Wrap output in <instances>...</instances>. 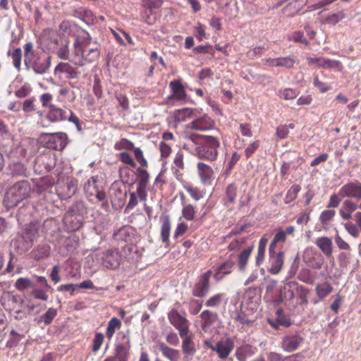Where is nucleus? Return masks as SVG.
<instances>
[{"instance_id": "44", "label": "nucleus", "mask_w": 361, "mask_h": 361, "mask_svg": "<svg viewBox=\"0 0 361 361\" xmlns=\"http://www.w3.org/2000/svg\"><path fill=\"white\" fill-rule=\"evenodd\" d=\"M133 153L135 160L140 164L138 168L146 169L148 167V161L144 155V152L140 147H134Z\"/></svg>"}, {"instance_id": "3", "label": "nucleus", "mask_w": 361, "mask_h": 361, "mask_svg": "<svg viewBox=\"0 0 361 361\" xmlns=\"http://www.w3.org/2000/svg\"><path fill=\"white\" fill-rule=\"evenodd\" d=\"M24 63L27 70H32L38 75L46 73L51 66V56L44 51L34 49L32 42L24 44Z\"/></svg>"}, {"instance_id": "64", "label": "nucleus", "mask_w": 361, "mask_h": 361, "mask_svg": "<svg viewBox=\"0 0 361 361\" xmlns=\"http://www.w3.org/2000/svg\"><path fill=\"white\" fill-rule=\"evenodd\" d=\"M288 40L305 44H307V41L304 37L303 32L301 31H296L289 35L288 37Z\"/></svg>"}, {"instance_id": "22", "label": "nucleus", "mask_w": 361, "mask_h": 361, "mask_svg": "<svg viewBox=\"0 0 361 361\" xmlns=\"http://www.w3.org/2000/svg\"><path fill=\"white\" fill-rule=\"evenodd\" d=\"M169 87L171 90V94L167 97L168 101L176 100L182 102L185 100L187 94L180 80L171 81Z\"/></svg>"}, {"instance_id": "49", "label": "nucleus", "mask_w": 361, "mask_h": 361, "mask_svg": "<svg viewBox=\"0 0 361 361\" xmlns=\"http://www.w3.org/2000/svg\"><path fill=\"white\" fill-rule=\"evenodd\" d=\"M290 128H295V125L293 123H290L288 125H280L276 128V136L280 140L286 138L289 134Z\"/></svg>"}, {"instance_id": "19", "label": "nucleus", "mask_w": 361, "mask_h": 361, "mask_svg": "<svg viewBox=\"0 0 361 361\" xmlns=\"http://www.w3.org/2000/svg\"><path fill=\"white\" fill-rule=\"evenodd\" d=\"M341 207L338 209V214L341 219L343 221L350 220L353 215V213L357 209L361 210V202L357 204L356 202L350 199H343L342 200Z\"/></svg>"}, {"instance_id": "60", "label": "nucleus", "mask_w": 361, "mask_h": 361, "mask_svg": "<svg viewBox=\"0 0 361 361\" xmlns=\"http://www.w3.org/2000/svg\"><path fill=\"white\" fill-rule=\"evenodd\" d=\"M8 302L11 304L12 307L10 309L6 308L7 310L11 311L18 310V308L20 307L23 304V300L18 295H12L9 296Z\"/></svg>"}, {"instance_id": "26", "label": "nucleus", "mask_w": 361, "mask_h": 361, "mask_svg": "<svg viewBox=\"0 0 361 361\" xmlns=\"http://www.w3.org/2000/svg\"><path fill=\"white\" fill-rule=\"evenodd\" d=\"M158 348L163 357L169 361H179L180 353L178 350L170 348L166 343L161 342L158 344Z\"/></svg>"}, {"instance_id": "15", "label": "nucleus", "mask_w": 361, "mask_h": 361, "mask_svg": "<svg viewBox=\"0 0 361 361\" xmlns=\"http://www.w3.org/2000/svg\"><path fill=\"white\" fill-rule=\"evenodd\" d=\"M304 343V338L298 333L285 334L280 343L281 349L286 353L297 350Z\"/></svg>"}, {"instance_id": "52", "label": "nucleus", "mask_w": 361, "mask_h": 361, "mask_svg": "<svg viewBox=\"0 0 361 361\" xmlns=\"http://www.w3.org/2000/svg\"><path fill=\"white\" fill-rule=\"evenodd\" d=\"M32 291L30 295L34 297L35 299L41 300L42 301H47L49 299V295L47 294V288H35V287L32 288Z\"/></svg>"}, {"instance_id": "31", "label": "nucleus", "mask_w": 361, "mask_h": 361, "mask_svg": "<svg viewBox=\"0 0 361 361\" xmlns=\"http://www.w3.org/2000/svg\"><path fill=\"white\" fill-rule=\"evenodd\" d=\"M306 60L307 61L308 65H317L318 67L325 68H331L334 66V63L333 60L329 59L323 58V57H307Z\"/></svg>"}, {"instance_id": "34", "label": "nucleus", "mask_w": 361, "mask_h": 361, "mask_svg": "<svg viewBox=\"0 0 361 361\" xmlns=\"http://www.w3.org/2000/svg\"><path fill=\"white\" fill-rule=\"evenodd\" d=\"M334 290L329 282L318 283L315 287V292L319 300H322L327 297Z\"/></svg>"}, {"instance_id": "36", "label": "nucleus", "mask_w": 361, "mask_h": 361, "mask_svg": "<svg viewBox=\"0 0 361 361\" xmlns=\"http://www.w3.org/2000/svg\"><path fill=\"white\" fill-rule=\"evenodd\" d=\"M334 208H327L321 212L319 221L323 226H329L336 215Z\"/></svg>"}, {"instance_id": "2", "label": "nucleus", "mask_w": 361, "mask_h": 361, "mask_svg": "<svg viewBox=\"0 0 361 361\" xmlns=\"http://www.w3.org/2000/svg\"><path fill=\"white\" fill-rule=\"evenodd\" d=\"M99 46L91 38L77 36L71 52V61L75 66H83L95 61L99 56Z\"/></svg>"}, {"instance_id": "7", "label": "nucleus", "mask_w": 361, "mask_h": 361, "mask_svg": "<svg viewBox=\"0 0 361 361\" xmlns=\"http://www.w3.org/2000/svg\"><path fill=\"white\" fill-rule=\"evenodd\" d=\"M31 185L28 180L17 182L6 192L4 202L8 207H13L30 196Z\"/></svg>"}, {"instance_id": "55", "label": "nucleus", "mask_w": 361, "mask_h": 361, "mask_svg": "<svg viewBox=\"0 0 361 361\" xmlns=\"http://www.w3.org/2000/svg\"><path fill=\"white\" fill-rule=\"evenodd\" d=\"M345 18V13L344 11H341L337 13H331L326 18V21L329 24L331 25H336L343 19Z\"/></svg>"}, {"instance_id": "38", "label": "nucleus", "mask_w": 361, "mask_h": 361, "mask_svg": "<svg viewBox=\"0 0 361 361\" xmlns=\"http://www.w3.org/2000/svg\"><path fill=\"white\" fill-rule=\"evenodd\" d=\"M14 287L18 290L23 292L26 290L33 288L35 287V283L30 278L20 277L16 281Z\"/></svg>"}, {"instance_id": "35", "label": "nucleus", "mask_w": 361, "mask_h": 361, "mask_svg": "<svg viewBox=\"0 0 361 361\" xmlns=\"http://www.w3.org/2000/svg\"><path fill=\"white\" fill-rule=\"evenodd\" d=\"M50 252V246L47 244H40L32 251V257L36 260L42 259L49 256Z\"/></svg>"}, {"instance_id": "42", "label": "nucleus", "mask_w": 361, "mask_h": 361, "mask_svg": "<svg viewBox=\"0 0 361 361\" xmlns=\"http://www.w3.org/2000/svg\"><path fill=\"white\" fill-rule=\"evenodd\" d=\"M224 293H216L206 300L205 306L207 307H217L224 302Z\"/></svg>"}, {"instance_id": "39", "label": "nucleus", "mask_w": 361, "mask_h": 361, "mask_svg": "<svg viewBox=\"0 0 361 361\" xmlns=\"http://www.w3.org/2000/svg\"><path fill=\"white\" fill-rule=\"evenodd\" d=\"M197 208L192 204H188L182 207V217L187 221H192L197 214Z\"/></svg>"}, {"instance_id": "51", "label": "nucleus", "mask_w": 361, "mask_h": 361, "mask_svg": "<svg viewBox=\"0 0 361 361\" xmlns=\"http://www.w3.org/2000/svg\"><path fill=\"white\" fill-rule=\"evenodd\" d=\"M57 310L49 307L44 314L41 316V320L45 325H49L57 315Z\"/></svg>"}, {"instance_id": "40", "label": "nucleus", "mask_w": 361, "mask_h": 361, "mask_svg": "<svg viewBox=\"0 0 361 361\" xmlns=\"http://www.w3.org/2000/svg\"><path fill=\"white\" fill-rule=\"evenodd\" d=\"M8 55L11 56L13 66L18 70H20L21 61L23 57L22 50L20 47L14 49L12 51H8Z\"/></svg>"}, {"instance_id": "63", "label": "nucleus", "mask_w": 361, "mask_h": 361, "mask_svg": "<svg viewBox=\"0 0 361 361\" xmlns=\"http://www.w3.org/2000/svg\"><path fill=\"white\" fill-rule=\"evenodd\" d=\"M260 145L259 140H255L250 143L244 151L246 159L250 158L259 149Z\"/></svg>"}, {"instance_id": "32", "label": "nucleus", "mask_w": 361, "mask_h": 361, "mask_svg": "<svg viewBox=\"0 0 361 361\" xmlns=\"http://www.w3.org/2000/svg\"><path fill=\"white\" fill-rule=\"evenodd\" d=\"M171 223L169 217L166 216L162 221L161 226V238L166 246L170 244L169 236L171 233Z\"/></svg>"}, {"instance_id": "29", "label": "nucleus", "mask_w": 361, "mask_h": 361, "mask_svg": "<svg viewBox=\"0 0 361 361\" xmlns=\"http://www.w3.org/2000/svg\"><path fill=\"white\" fill-rule=\"evenodd\" d=\"M315 244L326 257L332 255L333 243L330 238L326 236L318 238Z\"/></svg>"}, {"instance_id": "16", "label": "nucleus", "mask_w": 361, "mask_h": 361, "mask_svg": "<svg viewBox=\"0 0 361 361\" xmlns=\"http://www.w3.org/2000/svg\"><path fill=\"white\" fill-rule=\"evenodd\" d=\"M84 190L90 196H95L96 198L104 203H107L105 192L99 189L98 185V176H92L85 184Z\"/></svg>"}, {"instance_id": "59", "label": "nucleus", "mask_w": 361, "mask_h": 361, "mask_svg": "<svg viewBox=\"0 0 361 361\" xmlns=\"http://www.w3.org/2000/svg\"><path fill=\"white\" fill-rule=\"evenodd\" d=\"M288 286L290 288H292L293 286H296L298 291H299V296L302 300V303L306 304L307 302V297L309 291L306 288H305L302 286L298 285V283H294V282H289L288 283Z\"/></svg>"}, {"instance_id": "58", "label": "nucleus", "mask_w": 361, "mask_h": 361, "mask_svg": "<svg viewBox=\"0 0 361 361\" xmlns=\"http://www.w3.org/2000/svg\"><path fill=\"white\" fill-rule=\"evenodd\" d=\"M172 168H178L182 170L185 169L184 153L182 150L178 151L175 154Z\"/></svg>"}, {"instance_id": "30", "label": "nucleus", "mask_w": 361, "mask_h": 361, "mask_svg": "<svg viewBox=\"0 0 361 361\" xmlns=\"http://www.w3.org/2000/svg\"><path fill=\"white\" fill-rule=\"evenodd\" d=\"M254 245H252L244 249L238 256V267L240 271H245L248 259L253 251Z\"/></svg>"}, {"instance_id": "11", "label": "nucleus", "mask_w": 361, "mask_h": 361, "mask_svg": "<svg viewBox=\"0 0 361 361\" xmlns=\"http://www.w3.org/2000/svg\"><path fill=\"white\" fill-rule=\"evenodd\" d=\"M181 314L176 308H171L167 313L169 323L178 331L179 336H184L185 332H190V322L185 316V312Z\"/></svg>"}, {"instance_id": "53", "label": "nucleus", "mask_w": 361, "mask_h": 361, "mask_svg": "<svg viewBox=\"0 0 361 361\" xmlns=\"http://www.w3.org/2000/svg\"><path fill=\"white\" fill-rule=\"evenodd\" d=\"M241 155L238 152H233L231 154V157L229 159L226 169L225 173L228 175L231 173V171L234 168L235 165L238 163V161L240 159Z\"/></svg>"}, {"instance_id": "23", "label": "nucleus", "mask_w": 361, "mask_h": 361, "mask_svg": "<svg viewBox=\"0 0 361 361\" xmlns=\"http://www.w3.org/2000/svg\"><path fill=\"white\" fill-rule=\"evenodd\" d=\"M235 262L232 259H228L220 263L216 268L213 278L217 282L221 281L225 276L231 274L235 267Z\"/></svg>"}, {"instance_id": "61", "label": "nucleus", "mask_w": 361, "mask_h": 361, "mask_svg": "<svg viewBox=\"0 0 361 361\" xmlns=\"http://www.w3.org/2000/svg\"><path fill=\"white\" fill-rule=\"evenodd\" d=\"M159 149L161 159H166L172 152V148L171 145L164 141H161L159 142Z\"/></svg>"}, {"instance_id": "56", "label": "nucleus", "mask_w": 361, "mask_h": 361, "mask_svg": "<svg viewBox=\"0 0 361 361\" xmlns=\"http://www.w3.org/2000/svg\"><path fill=\"white\" fill-rule=\"evenodd\" d=\"M344 228L353 238H358L360 235V228L355 223L351 221L343 224Z\"/></svg>"}, {"instance_id": "21", "label": "nucleus", "mask_w": 361, "mask_h": 361, "mask_svg": "<svg viewBox=\"0 0 361 361\" xmlns=\"http://www.w3.org/2000/svg\"><path fill=\"white\" fill-rule=\"evenodd\" d=\"M197 173L204 185H210L214 179V171L211 166L204 162L197 164Z\"/></svg>"}, {"instance_id": "6", "label": "nucleus", "mask_w": 361, "mask_h": 361, "mask_svg": "<svg viewBox=\"0 0 361 361\" xmlns=\"http://www.w3.org/2000/svg\"><path fill=\"white\" fill-rule=\"evenodd\" d=\"M40 228L41 226L37 222L27 224L15 242L16 249L21 254L27 252L39 236Z\"/></svg>"}, {"instance_id": "12", "label": "nucleus", "mask_w": 361, "mask_h": 361, "mask_svg": "<svg viewBox=\"0 0 361 361\" xmlns=\"http://www.w3.org/2000/svg\"><path fill=\"white\" fill-rule=\"evenodd\" d=\"M102 265L106 269L116 270L119 268L123 257L117 248L105 250L99 255V258Z\"/></svg>"}, {"instance_id": "18", "label": "nucleus", "mask_w": 361, "mask_h": 361, "mask_svg": "<svg viewBox=\"0 0 361 361\" xmlns=\"http://www.w3.org/2000/svg\"><path fill=\"white\" fill-rule=\"evenodd\" d=\"M137 173L138 182L135 193L141 201H146L147 197V188L149 180V174L147 169L140 168L137 169Z\"/></svg>"}, {"instance_id": "57", "label": "nucleus", "mask_w": 361, "mask_h": 361, "mask_svg": "<svg viewBox=\"0 0 361 361\" xmlns=\"http://www.w3.org/2000/svg\"><path fill=\"white\" fill-rule=\"evenodd\" d=\"M118 159L121 162L128 165L131 167L135 168L136 166V163L134 161L133 158L131 155L127 152H122L118 154Z\"/></svg>"}, {"instance_id": "41", "label": "nucleus", "mask_w": 361, "mask_h": 361, "mask_svg": "<svg viewBox=\"0 0 361 361\" xmlns=\"http://www.w3.org/2000/svg\"><path fill=\"white\" fill-rule=\"evenodd\" d=\"M183 188L188 192L191 198L195 201H199L204 197V192L197 187L187 183L183 185Z\"/></svg>"}, {"instance_id": "46", "label": "nucleus", "mask_w": 361, "mask_h": 361, "mask_svg": "<svg viewBox=\"0 0 361 361\" xmlns=\"http://www.w3.org/2000/svg\"><path fill=\"white\" fill-rule=\"evenodd\" d=\"M301 190V187L298 184L293 185L287 191L284 202L285 204H289L294 201Z\"/></svg>"}, {"instance_id": "47", "label": "nucleus", "mask_w": 361, "mask_h": 361, "mask_svg": "<svg viewBox=\"0 0 361 361\" xmlns=\"http://www.w3.org/2000/svg\"><path fill=\"white\" fill-rule=\"evenodd\" d=\"M202 300L190 298L187 302L190 314L192 315L197 314L202 307Z\"/></svg>"}, {"instance_id": "5", "label": "nucleus", "mask_w": 361, "mask_h": 361, "mask_svg": "<svg viewBox=\"0 0 361 361\" xmlns=\"http://www.w3.org/2000/svg\"><path fill=\"white\" fill-rule=\"evenodd\" d=\"M345 198L361 202V182L348 181L342 185L338 192L330 195L327 208H338Z\"/></svg>"}, {"instance_id": "20", "label": "nucleus", "mask_w": 361, "mask_h": 361, "mask_svg": "<svg viewBox=\"0 0 361 361\" xmlns=\"http://www.w3.org/2000/svg\"><path fill=\"white\" fill-rule=\"evenodd\" d=\"M188 126L191 130L206 131L214 128L215 121L208 115L204 114L192 120Z\"/></svg>"}, {"instance_id": "4", "label": "nucleus", "mask_w": 361, "mask_h": 361, "mask_svg": "<svg viewBox=\"0 0 361 361\" xmlns=\"http://www.w3.org/2000/svg\"><path fill=\"white\" fill-rule=\"evenodd\" d=\"M197 138H200L201 141L196 147L195 152L199 158L206 159L209 161L216 160L220 147V140L216 136L198 135L191 133L190 139L195 142Z\"/></svg>"}, {"instance_id": "54", "label": "nucleus", "mask_w": 361, "mask_h": 361, "mask_svg": "<svg viewBox=\"0 0 361 361\" xmlns=\"http://www.w3.org/2000/svg\"><path fill=\"white\" fill-rule=\"evenodd\" d=\"M163 4L164 0H142V6L145 9H159Z\"/></svg>"}, {"instance_id": "8", "label": "nucleus", "mask_w": 361, "mask_h": 361, "mask_svg": "<svg viewBox=\"0 0 361 361\" xmlns=\"http://www.w3.org/2000/svg\"><path fill=\"white\" fill-rule=\"evenodd\" d=\"M38 142L43 147L62 151L68 144V135L63 132L44 133L39 135Z\"/></svg>"}, {"instance_id": "50", "label": "nucleus", "mask_w": 361, "mask_h": 361, "mask_svg": "<svg viewBox=\"0 0 361 361\" xmlns=\"http://www.w3.org/2000/svg\"><path fill=\"white\" fill-rule=\"evenodd\" d=\"M142 20L147 25H154L157 20L156 14L153 10L145 9L141 12Z\"/></svg>"}, {"instance_id": "10", "label": "nucleus", "mask_w": 361, "mask_h": 361, "mask_svg": "<svg viewBox=\"0 0 361 361\" xmlns=\"http://www.w3.org/2000/svg\"><path fill=\"white\" fill-rule=\"evenodd\" d=\"M204 346L215 352L219 358L226 359L233 350L234 343L231 338L223 337L216 344H213L209 340H206L204 341Z\"/></svg>"}, {"instance_id": "48", "label": "nucleus", "mask_w": 361, "mask_h": 361, "mask_svg": "<svg viewBox=\"0 0 361 361\" xmlns=\"http://www.w3.org/2000/svg\"><path fill=\"white\" fill-rule=\"evenodd\" d=\"M114 147L117 151L123 149L130 151L133 150L135 146L133 142L127 138H121L114 144Z\"/></svg>"}, {"instance_id": "33", "label": "nucleus", "mask_w": 361, "mask_h": 361, "mask_svg": "<svg viewBox=\"0 0 361 361\" xmlns=\"http://www.w3.org/2000/svg\"><path fill=\"white\" fill-rule=\"evenodd\" d=\"M238 193V186L235 183L228 184L225 189V197L224 200L226 204L228 203L233 204L235 203Z\"/></svg>"}, {"instance_id": "45", "label": "nucleus", "mask_w": 361, "mask_h": 361, "mask_svg": "<svg viewBox=\"0 0 361 361\" xmlns=\"http://www.w3.org/2000/svg\"><path fill=\"white\" fill-rule=\"evenodd\" d=\"M233 1V0H216V4L219 8L223 11L226 16L230 18L234 17L236 15L235 12L229 8Z\"/></svg>"}, {"instance_id": "27", "label": "nucleus", "mask_w": 361, "mask_h": 361, "mask_svg": "<svg viewBox=\"0 0 361 361\" xmlns=\"http://www.w3.org/2000/svg\"><path fill=\"white\" fill-rule=\"evenodd\" d=\"M269 241L267 234L263 235L259 240L257 254L255 256V265L259 267L262 265L265 259L266 248Z\"/></svg>"}, {"instance_id": "17", "label": "nucleus", "mask_w": 361, "mask_h": 361, "mask_svg": "<svg viewBox=\"0 0 361 361\" xmlns=\"http://www.w3.org/2000/svg\"><path fill=\"white\" fill-rule=\"evenodd\" d=\"M80 72L68 62H60L54 70V74L59 78L77 79Z\"/></svg>"}, {"instance_id": "37", "label": "nucleus", "mask_w": 361, "mask_h": 361, "mask_svg": "<svg viewBox=\"0 0 361 361\" xmlns=\"http://www.w3.org/2000/svg\"><path fill=\"white\" fill-rule=\"evenodd\" d=\"M121 322L117 317H112L107 324V328L106 330V336L111 341L116 330H118L121 327Z\"/></svg>"}, {"instance_id": "28", "label": "nucleus", "mask_w": 361, "mask_h": 361, "mask_svg": "<svg viewBox=\"0 0 361 361\" xmlns=\"http://www.w3.org/2000/svg\"><path fill=\"white\" fill-rule=\"evenodd\" d=\"M63 222L71 231L78 230L82 225V217L77 216L74 211L72 212H69L64 216Z\"/></svg>"}, {"instance_id": "43", "label": "nucleus", "mask_w": 361, "mask_h": 361, "mask_svg": "<svg viewBox=\"0 0 361 361\" xmlns=\"http://www.w3.org/2000/svg\"><path fill=\"white\" fill-rule=\"evenodd\" d=\"M295 64V57L293 56H286L278 57L277 68H285L291 69Z\"/></svg>"}, {"instance_id": "1", "label": "nucleus", "mask_w": 361, "mask_h": 361, "mask_svg": "<svg viewBox=\"0 0 361 361\" xmlns=\"http://www.w3.org/2000/svg\"><path fill=\"white\" fill-rule=\"evenodd\" d=\"M295 228L293 226H288L283 230L278 228L276 233L271 240L269 248L268 271L271 274H278L284 264L285 252L283 251L284 243L287 240V235H293Z\"/></svg>"}, {"instance_id": "14", "label": "nucleus", "mask_w": 361, "mask_h": 361, "mask_svg": "<svg viewBox=\"0 0 361 361\" xmlns=\"http://www.w3.org/2000/svg\"><path fill=\"white\" fill-rule=\"evenodd\" d=\"M212 269H209L200 275L192 288V295L196 298H204L210 290V278Z\"/></svg>"}, {"instance_id": "25", "label": "nucleus", "mask_w": 361, "mask_h": 361, "mask_svg": "<svg viewBox=\"0 0 361 361\" xmlns=\"http://www.w3.org/2000/svg\"><path fill=\"white\" fill-rule=\"evenodd\" d=\"M218 314L209 310H205L200 314L201 327L203 331L210 328L218 319Z\"/></svg>"}, {"instance_id": "62", "label": "nucleus", "mask_w": 361, "mask_h": 361, "mask_svg": "<svg viewBox=\"0 0 361 361\" xmlns=\"http://www.w3.org/2000/svg\"><path fill=\"white\" fill-rule=\"evenodd\" d=\"M104 341V336L102 333H96L93 338V345L92 350L93 353H97L102 345Z\"/></svg>"}, {"instance_id": "13", "label": "nucleus", "mask_w": 361, "mask_h": 361, "mask_svg": "<svg viewBox=\"0 0 361 361\" xmlns=\"http://www.w3.org/2000/svg\"><path fill=\"white\" fill-rule=\"evenodd\" d=\"M67 119V111L58 107L54 104L49 106V110L45 116L38 121V124L42 128H47L51 123H59Z\"/></svg>"}, {"instance_id": "24", "label": "nucleus", "mask_w": 361, "mask_h": 361, "mask_svg": "<svg viewBox=\"0 0 361 361\" xmlns=\"http://www.w3.org/2000/svg\"><path fill=\"white\" fill-rule=\"evenodd\" d=\"M189 334L190 332H185L184 336H180L182 338L181 348L184 357H192L197 352L193 336Z\"/></svg>"}, {"instance_id": "9", "label": "nucleus", "mask_w": 361, "mask_h": 361, "mask_svg": "<svg viewBox=\"0 0 361 361\" xmlns=\"http://www.w3.org/2000/svg\"><path fill=\"white\" fill-rule=\"evenodd\" d=\"M120 341L116 344L114 355L109 356L103 361H128L131 348L130 338L128 332L121 331L118 333Z\"/></svg>"}]
</instances>
